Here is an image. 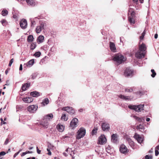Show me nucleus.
I'll return each mask as SVG.
<instances>
[{"instance_id": "obj_1", "label": "nucleus", "mask_w": 159, "mask_h": 159, "mask_svg": "<svg viewBox=\"0 0 159 159\" xmlns=\"http://www.w3.org/2000/svg\"><path fill=\"white\" fill-rule=\"evenodd\" d=\"M146 45L142 43L139 46V50L135 53V57L139 59L144 58L146 54Z\"/></svg>"}, {"instance_id": "obj_2", "label": "nucleus", "mask_w": 159, "mask_h": 159, "mask_svg": "<svg viewBox=\"0 0 159 159\" xmlns=\"http://www.w3.org/2000/svg\"><path fill=\"white\" fill-rule=\"evenodd\" d=\"M113 60L116 62V65H118L125 61L126 60V58L122 55L117 54L114 56Z\"/></svg>"}, {"instance_id": "obj_3", "label": "nucleus", "mask_w": 159, "mask_h": 159, "mask_svg": "<svg viewBox=\"0 0 159 159\" xmlns=\"http://www.w3.org/2000/svg\"><path fill=\"white\" fill-rule=\"evenodd\" d=\"M144 107L143 104H139L138 105H130L128 106V108L136 111H140L141 110H143Z\"/></svg>"}, {"instance_id": "obj_4", "label": "nucleus", "mask_w": 159, "mask_h": 159, "mask_svg": "<svg viewBox=\"0 0 159 159\" xmlns=\"http://www.w3.org/2000/svg\"><path fill=\"white\" fill-rule=\"evenodd\" d=\"M134 70L130 67L126 68L124 72V75L128 77H131L134 75Z\"/></svg>"}, {"instance_id": "obj_5", "label": "nucleus", "mask_w": 159, "mask_h": 159, "mask_svg": "<svg viewBox=\"0 0 159 159\" xmlns=\"http://www.w3.org/2000/svg\"><path fill=\"white\" fill-rule=\"evenodd\" d=\"M77 133L76 138L79 139L84 136L86 133V130L84 128H81L78 131Z\"/></svg>"}, {"instance_id": "obj_6", "label": "nucleus", "mask_w": 159, "mask_h": 159, "mask_svg": "<svg viewBox=\"0 0 159 159\" xmlns=\"http://www.w3.org/2000/svg\"><path fill=\"white\" fill-rule=\"evenodd\" d=\"M62 110L66 111L70 114L72 115L75 113V110L71 107H66L62 108Z\"/></svg>"}, {"instance_id": "obj_7", "label": "nucleus", "mask_w": 159, "mask_h": 159, "mask_svg": "<svg viewBox=\"0 0 159 159\" xmlns=\"http://www.w3.org/2000/svg\"><path fill=\"white\" fill-rule=\"evenodd\" d=\"M102 129L104 131L108 132L110 129L109 124L105 122H103L101 125Z\"/></svg>"}, {"instance_id": "obj_8", "label": "nucleus", "mask_w": 159, "mask_h": 159, "mask_svg": "<svg viewBox=\"0 0 159 159\" xmlns=\"http://www.w3.org/2000/svg\"><path fill=\"white\" fill-rule=\"evenodd\" d=\"M106 138L104 135H101L98 138V143L99 144H103L106 143Z\"/></svg>"}, {"instance_id": "obj_9", "label": "nucleus", "mask_w": 159, "mask_h": 159, "mask_svg": "<svg viewBox=\"0 0 159 159\" xmlns=\"http://www.w3.org/2000/svg\"><path fill=\"white\" fill-rule=\"evenodd\" d=\"M20 25L21 28L23 29H25L27 26V22L26 20L25 19H22L20 22Z\"/></svg>"}, {"instance_id": "obj_10", "label": "nucleus", "mask_w": 159, "mask_h": 159, "mask_svg": "<svg viewBox=\"0 0 159 159\" xmlns=\"http://www.w3.org/2000/svg\"><path fill=\"white\" fill-rule=\"evenodd\" d=\"M38 106L34 105L29 106L27 108L28 111L30 113H34L37 110Z\"/></svg>"}, {"instance_id": "obj_11", "label": "nucleus", "mask_w": 159, "mask_h": 159, "mask_svg": "<svg viewBox=\"0 0 159 159\" xmlns=\"http://www.w3.org/2000/svg\"><path fill=\"white\" fill-rule=\"evenodd\" d=\"M78 119L75 118H73L71 121L70 126L73 128L77 126V124L78 123Z\"/></svg>"}, {"instance_id": "obj_12", "label": "nucleus", "mask_w": 159, "mask_h": 159, "mask_svg": "<svg viewBox=\"0 0 159 159\" xmlns=\"http://www.w3.org/2000/svg\"><path fill=\"white\" fill-rule=\"evenodd\" d=\"M120 152L123 154H125L128 152L126 146L123 145H121L120 148Z\"/></svg>"}, {"instance_id": "obj_13", "label": "nucleus", "mask_w": 159, "mask_h": 159, "mask_svg": "<svg viewBox=\"0 0 159 159\" xmlns=\"http://www.w3.org/2000/svg\"><path fill=\"white\" fill-rule=\"evenodd\" d=\"M47 120L43 119L40 123V124L45 129H47L48 126L49 124Z\"/></svg>"}, {"instance_id": "obj_14", "label": "nucleus", "mask_w": 159, "mask_h": 159, "mask_svg": "<svg viewBox=\"0 0 159 159\" xmlns=\"http://www.w3.org/2000/svg\"><path fill=\"white\" fill-rule=\"evenodd\" d=\"M134 138L136 139L138 142L141 143L143 141V139L140 136V135L137 133H135L134 136Z\"/></svg>"}, {"instance_id": "obj_15", "label": "nucleus", "mask_w": 159, "mask_h": 159, "mask_svg": "<svg viewBox=\"0 0 159 159\" xmlns=\"http://www.w3.org/2000/svg\"><path fill=\"white\" fill-rule=\"evenodd\" d=\"M118 97L123 100L126 101H129L131 100V98L129 96H125L122 94H120L118 95Z\"/></svg>"}, {"instance_id": "obj_16", "label": "nucleus", "mask_w": 159, "mask_h": 159, "mask_svg": "<svg viewBox=\"0 0 159 159\" xmlns=\"http://www.w3.org/2000/svg\"><path fill=\"white\" fill-rule=\"evenodd\" d=\"M111 141L115 143H117L118 142L117 135L116 134H113L111 136Z\"/></svg>"}, {"instance_id": "obj_17", "label": "nucleus", "mask_w": 159, "mask_h": 159, "mask_svg": "<svg viewBox=\"0 0 159 159\" xmlns=\"http://www.w3.org/2000/svg\"><path fill=\"white\" fill-rule=\"evenodd\" d=\"M22 100L26 103H30L33 101V98L31 97L23 98Z\"/></svg>"}, {"instance_id": "obj_18", "label": "nucleus", "mask_w": 159, "mask_h": 159, "mask_svg": "<svg viewBox=\"0 0 159 159\" xmlns=\"http://www.w3.org/2000/svg\"><path fill=\"white\" fill-rule=\"evenodd\" d=\"M30 85V83H26L22 84L21 89L23 91L26 90L27 88H29Z\"/></svg>"}, {"instance_id": "obj_19", "label": "nucleus", "mask_w": 159, "mask_h": 159, "mask_svg": "<svg viewBox=\"0 0 159 159\" xmlns=\"http://www.w3.org/2000/svg\"><path fill=\"white\" fill-rule=\"evenodd\" d=\"M110 48L111 51L115 52H116V49L115 44L112 42H110L109 43Z\"/></svg>"}, {"instance_id": "obj_20", "label": "nucleus", "mask_w": 159, "mask_h": 159, "mask_svg": "<svg viewBox=\"0 0 159 159\" xmlns=\"http://www.w3.org/2000/svg\"><path fill=\"white\" fill-rule=\"evenodd\" d=\"M136 129L142 132H143L144 131L145 128L143 125L139 124L137 125Z\"/></svg>"}, {"instance_id": "obj_21", "label": "nucleus", "mask_w": 159, "mask_h": 159, "mask_svg": "<svg viewBox=\"0 0 159 159\" xmlns=\"http://www.w3.org/2000/svg\"><path fill=\"white\" fill-rule=\"evenodd\" d=\"M56 127L57 129L60 132H62L64 129V127L62 125L58 124Z\"/></svg>"}, {"instance_id": "obj_22", "label": "nucleus", "mask_w": 159, "mask_h": 159, "mask_svg": "<svg viewBox=\"0 0 159 159\" xmlns=\"http://www.w3.org/2000/svg\"><path fill=\"white\" fill-rule=\"evenodd\" d=\"M27 4L29 6H34L35 4L34 0H26Z\"/></svg>"}, {"instance_id": "obj_23", "label": "nucleus", "mask_w": 159, "mask_h": 159, "mask_svg": "<svg viewBox=\"0 0 159 159\" xmlns=\"http://www.w3.org/2000/svg\"><path fill=\"white\" fill-rule=\"evenodd\" d=\"M30 95L34 97H37L40 95L39 93L37 91H33L30 93Z\"/></svg>"}, {"instance_id": "obj_24", "label": "nucleus", "mask_w": 159, "mask_h": 159, "mask_svg": "<svg viewBox=\"0 0 159 159\" xmlns=\"http://www.w3.org/2000/svg\"><path fill=\"white\" fill-rule=\"evenodd\" d=\"M53 117V115L52 114L50 113L49 114H48L47 115H46L44 116L43 117L44 119L45 120H50L51 119H52V118Z\"/></svg>"}, {"instance_id": "obj_25", "label": "nucleus", "mask_w": 159, "mask_h": 159, "mask_svg": "<svg viewBox=\"0 0 159 159\" xmlns=\"http://www.w3.org/2000/svg\"><path fill=\"white\" fill-rule=\"evenodd\" d=\"M36 19H39L40 18L39 17H37L34 18V20H32V19H30V20L31 21V27H33L34 25H35V20Z\"/></svg>"}, {"instance_id": "obj_26", "label": "nucleus", "mask_w": 159, "mask_h": 159, "mask_svg": "<svg viewBox=\"0 0 159 159\" xmlns=\"http://www.w3.org/2000/svg\"><path fill=\"white\" fill-rule=\"evenodd\" d=\"M34 59H31L26 63V65L27 66L30 67L34 64Z\"/></svg>"}, {"instance_id": "obj_27", "label": "nucleus", "mask_w": 159, "mask_h": 159, "mask_svg": "<svg viewBox=\"0 0 159 159\" xmlns=\"http://www.w3.org/2000/svg\"><path fill=\"white\" fill-rule=\"evenodd\" d=\"M19 12L18 11L13 10L12 12L13 17L14 19H17L18 18Z\"/></svg>"}, {"instance_id": "obj_28", "label": "nucleus", "mask_w": 159, "mask_h": 159, "mask_svg": "<svg viewBox=\"0 0 159 159\" xmlns=\"http://www.w3.org/2000/svg\"><path fill=\"white\" fill-rule=\"evenodd\" d=\"M129 13H130V16L132 17H134L135 16V12L131 8L129 7V9L128 10Z\"/></svg>"}, {"instance_id": "obj_29", "label": "nucleus", "mask_w": 159, "mask_h": 159, "mask_svg": "<svg viewBox=\"0 0 159 159\" xmlns=\"http://www.w3.org/2000/svg\"><path fill=\"white\" fill-rule=\"evenodd\" d=\"M44 39V37L43 35H40L37 39V42H39V43H41L43 42Z\"/></svg>"}, {"instance_id": "obj_30", "label": "nucleus", "mask_w": 159, "mask_h": 159, "mask_svg": "<svg viewBox=\"0 0 159 159\" xmlns=\"http://www.w3.org/2000/svg\"><path fill=\"white\" fill-rule=\"evenodd\" d=\"M34 39L33 36L32 35H30L28 37L27 41L29 43L33 41Z\"/></svg>"}, {"instance_id": "obj_31", "label": "nucleus", "mask_w": 159, "mask_h": 159, "mask_svg": "<svg viewBox=\"0 0 159 159\" xmlns=\"http://www.w3.org/2000/svg\"><path fill=\"white\" fill-rule=\"evenodd\" d=\"M1 14L3 16H6L8 14V11L6 9H3L2 11Z\"/></svg>"}, {"instance_id": "obj_32", "label": "nucleus", "mask_w": 159, "mask_h": 159, "mask_svg": "<svg viewBox=\"0 0 159 159\" xmlns=\"http://www.w3.org/2000/svg\"><path fill=\"white\" fill-rule=\"evenodd\" d=\"M36 42H34L32 43L30 45V49L31 50H34L36 47Z\"/></svg>"}, {"instance_id": "obj_33", "label": "nucleus", "mask_w": 159, "mask_h": 159, "mask_svg": "<svg viewBox=\"0 0 159 159\" xmlns=\"http://www.w3.org/2000/svg\"><path fill=\"white\" fill-rule=\"evenodd\" d=\"M128 20L131 24H134L135 23V20L134 17H132L131 16L128 17Z\"/></svg>"}, {"instance_id": "obj_34", "label": "nucleus", "mask_w": 159, "mask_h": 159, "mask_svg": "<svg viewBox=\"0 0 159 159\" xmlns=\"http://www.w3.org/2000/svg\"><path fill=\"white\" fill-rule=\"evenodd\" d=\"M97 130L98 128L97 127H94L93 129L92 130V131L91 132V135L92 136H93L95 134H96Z\"/></svg>"}, {"instance_id": "obj_35", "label": "nucleus", "mask_w": 159, "mask_h": 159, "mask_svg": "<svg viewBox=\"0 0 159 159\" xmlns=\"http://www.w3.org/2000/svg\"><path fill=\"white\" fill-rule=\"evenodd\" d=\"M49 102V100L48 98H46L43 100L42 103L45 105L48 104Z\"/></svg>"}, {"instance_id": "obj_36", "label": "nucleus", "mask_w": 159, "mask_h": 159, "mask_svg": "<svg viewBox=\"0 0 159 159\" xmlns=\"http://www.w3.org/2000/svg\"><path fill=\"white\" fill-rule=\"evenodd\" d=\"M42 30V29L39 26H38L36 27V32L37 33H39L41 30Z\"/></svg>"}, {"instance_id": "obj_37", "label": "nucleus", "mask_w": 159, "mask_h": 159, "mask_svg": "<svg viewBox=\"0 0 159 159\" xmlns=\"http://www.w3.org/2000/svg\"><path fill=\"white\" fill-rule=\"evenodd\" d=\"M41 55V53L40 52L38 51L36 52L34 54L33 56L36 57H39Z\"/></svg>"}, {"instance_id": "obj_38", "label": "nucleus", "mask_w": 159, "mask_h": 159, "mask_svg": "<svg viewBox=\"0 0 159 159\" xmlns=\"http://www.w3.org/2000/svg\"><path fill=\"white\" fill-rule=\"evenodd\" d=\"M133 117L136 120L139 121L140 122H141L142 121V118L136 116H133Z\"/></svg>"}, {"instance_id": "obj_39", "label": "nucleus", "mask_w": 159, "mask_h": 159, "mask_svg": "<svg viewBox=\"0 0 159 159\" xmlns=\"http://www.w3.org/2000/svg\"><path fill=\"white\" fill-rule=\"evenodd\" d=\"M136 93L138 95L141 96L144 94L145 92L143 91H139L136 92Z\"/></svg>"}, {"instance_id": "obj_40", "label": "nucleus", "mask_w": 159, "mask_h": 159, "mask_svg": "<svg viewBox=\"0 0 159 159\" xmlns=\"http://www.w3.org/2000/svg\"><path fill=\"white\" fill-rule=\"evenodd\" d=\"M46 25V24L44 22H41L39 26L41 27L42 30L43 29L44 26Z\"/></svg>"}, {"instance_id": "obj_41", "label": "nucleus", "mask_w": 159, "mask_h": 159, "mask_svg": "<svg viewBox=\"0 0 159 159\" xmlns=\"http://www.w3.org/2000/svg\"><path fill=\"white\" fill-rule=\"evenodd\" d=\"M37 75V73H33L32 74V75H31V78L32 80H34L36 78Z\"/></svg>"}, {"instance_id": "obj_42", "label": "nucleus", "mask_w": 159, "mask_h": 159, "mask_svg": "<svg viewBox=\"0 0 159 159\" xmlns=\"http://www.w3.org/2000/svg\"><path fill=\"white\" fill-rule=\"evenodd\" d=\"M151 72L152 73V74L151 75V76L152 77H154L156 75V73L155 72L154 69H152L151 70Z\"/></svg>"}, {"instance_id": "obj_43", "label": "nucleus", "mask_w": 159, "mask_h": 159, "mask_svg": "<svg viewBox=\"0 0 159 159\" xmlns=\"http://www.w3.org/2000/svg\"><path fill=\"white\" fill-rule=\"evenodd\" d=\"M128 141L129 145L131 147L134 146V143L130 139H129L128 140Z\"/></svg>"}, {"instance_id": "obj_44", "label": "nucleus", "mask_w": 159, "mask_h": 159, "mask_svg": "<svg viewBox=\"0 0 159 159\" xmlns=\"http://www.w3.org/2000/svg\"><path fill=\"white\" fill-rule=\"evenodd\" d=\"M1 21L2 24L3 26H6L7 24V21L6 20L4 19L2 20Z\"/></svg>"}, {"instance_id": "obj_45", "label": "nucleus", "mask_w": 159, "mask_h": 159, "mask_svg": "<svg viewBox=\"0 0 159 159\" xmlns=\"http://www.w3.org/2000/svg\"><path fill=\"white\" fill-rule=\"evenodd\" d=\"M125 92H131L133 91V90L132 89L126 88L125 89Z\"/></svg>"}, {"instance_id": "obj_46", "label": "nucleus", "mask_w": 159, "mask_h": 159, "mask_svg": "<svg viewBox=\"0 0 159 159\" xmlns=\"http://www.w3.org/2000/svg\"><path fill=\"white\" fill-rule=\"evenodd\" d=\"M61 118L62 119H64L65 121H66L67 120V118H66V115L65 114H62Z\"/></svg>"}, {"instance_id": "obj_47", "label": "nucleus", "mask_w": 159, "mask_h": 159, "mask_svg": "<svg viewBox=\"0 0 159 159\" xmlns=\"http://www.w3.org/2000/svg\"><path fill=\"white\" fill-rule=\"evenodd\" d=\"M145 159H152V155H146L145 156Z\"/></svg>"}, {"instance_id": "obj_48", "label": "nucleus", "mask_w": 159, "mask_h": 159, "mask_svg": "<svg viewBox=\"0 0 159 159\" xmlns=\"http://www.w3.org/2000/svg\"><path fill=\"white\" fill-rule=\"evenodd\" d=\"M14 59L13 58L11 59L10 61L8 66H11L12 63L13 62Z\"/></svg>"}, {"instance_id": "obj_49", "label": "nucleus", "mask_w": 159, "mask_h": 159, "mask_svg": "<svg viewBox=\"0 0 159 159\" xmlns=\"http://www.w3.org/2000/svg\"><path fill=\"white\" fill-rule=\"evenodd\" d=\"M0 120L1 121V125H3V124H5L7 123L3 121V119L2 118H1L0 119Z\"/></svg>"}, {"instance_id": "obj_50", "label": "nucleus", "mask_w": 159, "mask_h": 159, "mask_svg": "<svg viewBox=\"0 0 159 159\" xmlns=\"http://www.w3.org/2000/svg\"><path fill=\"white\" fill-rule=\"evenodd\" d=\"M145 33L144 31L142 33V35L140 36V39H143Z\"/></svg>"}, {"instance_id": "obj_51", "label": "nucleus", "mask_w": 159, "mask_h": 159, "mask_svg": "<svg viewBox=\"0 0 159 159\" xmlns=\"http://www.w3.org/2000/svg\"><path fill=\"white\" fill-rule=\"evenodd\" d=\"M9 142V139H8L7 138L6 139V140L4 143V144L5 145H6Z\"/></svg>"}, {"instance_id": "obj_52", "label": "nucleus", "mask_w": 159, "mask_h": 159, "mask_svg": "<svg viewBox=\"0 0 159 159\" xmlns=\"http://www.w3.org/2000/svg\"><path fill=\"white\" fill-rule=\"evenodd\" d=\"M6 153L4 151H2L0 152V157L2 156H4L5 155Z\"/></svg>"}, {"instance_id": "obj_53", "label": "nucleus", "mask_w": 159, "mask_h": 159, "mask_svg": "<svg viewBox=\"0 0 159 159\" xmlns=\"http://www.w3.org/2000/svg\"><path fill=\"white\" fill-rule=\"evenodd\" d=\"M47 151H48V155H51L52 154V153L50 150V149L49 148H47Z\"/></svg>"}, {"instance_id": "obj_54", "label": "nucleus", "mask_w": 159, "mask_h": 159, "mask_svg": "<svg viewBox=\"0 0 159 159\" xmlns=\"http://www.w3.org/2000/svg\"><path fill=\"white\" fill-rule=\"evenodd\" d=\"M159 151L158 150L155 149V155L156 156H157L159 154Z\"/></svg>"}, {"instance_id": "obj_55", "label": "nucleus", "mask_w": 159, "mask_h": 159, "mask_svg": "<svg viewBox=\"0 0 159 159\" xmlns=\"http://www.w3.org/2000/svg\"><path fill=\"white\" fill-rule=\"evenodd\" d=\"M37 152L38 154H40L41 153V150H39L38 147H36Z\"/></svg>"}, {"instance_id": "obj_56", "label": "nucleus", "mask_w": 159, "mask_h": 159, "mask_svg": "<svg viewBox=\"0 0 159 159\" xmlns=\"http://www.w3.org/2000/svg\"><path fill=\"white\" fill-rule=\"evenodd\" d=\"M20 150L18 152L16 153L13 156V157L14 158H15L17 155L19 154L20 152Z\"/></svg>"}, {"instance_id": "obj_57", "label": "nucleus", "mask_w": 159, "mask_h": 159, "mask_svg": "<svg viewBox=\"0 0 159 159\" xmlns=\"http://www.w3.org/2000/svg\"><path fill=\"white\" fill-rule=\"evenodd\" d=\"M26 154H27V153H26V152H23L22 153V154L21 155V156L23 157V156H24Z\"/></svg>"}, {"instance_id": "obj_58", "label": "nucleus", "mask_w": 159, "mask_h": 159, "mask_svg": "<svg viewBox=\"0 0 159 159\" xmlns=\"http://www.w3.org/2000/svg\"><path fill=\"white\" fill-rule=\"evenodd\" d=\"M22 65L21 64H20L19 68V70H22Z\"/></svg>"}, {"instance_id": "obj_59", "label": "nucleus", "mask_w": 159, "mask_h": 159, "mask_svg": "<svg viewBox=\"0 0 159 159\" xmlns=\"http://www.w3.org/2000/svg\"><path fill=\"white\" fill-rule=\"evenodd\" d=\"M69 150H70L71 151V152H73V151L71 150V148H67L66 150V152H68V151Z\"/></svg>"}, {"instance_id": "obj_60", "label": "nucleus", "mask_w": 159, "mask_h": 159, "mask_svg": "<svg viewBox=\"0 0 159 159\" xmlns=\"http://www.w3.org/2000/svg\"><path fill=\"white\" fill-rule=\"evenodd\" d=\"M158 38V34H156L154 35V38L155 39H157Z\"/></svg>"}, {"instance_id": "obj_61", "label": "nucleus", "mask_w": 159, "mask_h": 159, "mask_svg": "<svg viewBox=\"0 0 159 159\" xmlns=\"http://www.w3.org/2000/svg\"><path fill=\"white\" fill-rule=\"evenodd\" d=\"M27 154L28 153H33L32 151H26Z\"/></svg>"}, {"instance_id": "obj_62", "label": "nucleus", "mask_w": 159, "mask_h": 159, "mask_svg": "<svg viewBox=\"0 0 159 159\" xmlns=\"http://www.w3.org/2000/svg\"><path fill=\"white\" fill-rule=\"evenodd\" d=\"M156 149L157 150H159V145L158 146H157L155 148V149Z\"/></svg>"}, {"instance_id": "obj_63", "label": "nucleus", "mask_w": 159, "mask_h": 159, "mask_svg": "<svg viewBox=\"0 0 159 159\" xmlns=\"http://www.w3.org/2000/svg\"><path fill=\"white\" fill-rule=\"evenodd\" d=\"M124 39V38L122 37H120V42H122V39Z\"/></svg>"}, {"instance_id": "obj_64", "label": "nucleus", "mask_w": 159, "mask_h": 159, "mask_svg": "<svg viewBox=\"0 0 159 159\" xmlns=\"http://www.w3.org/2000/svg\"><path fill=\"white\" fill-rule=\"evenodd\" d=\"M63 155L65 156V157H67L68 156V154L66 152H63Z\"/></svg>"}]
</instances>
